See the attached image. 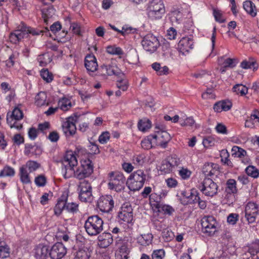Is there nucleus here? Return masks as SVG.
<instances>
[{
	"mask_svg": "<svg viewBox=\"0 0 259 259\" xmlns=\"http://www.w3.org/2000/svg\"><path fill=\"white\" fill-rule=\"evenodd\" d=\"M62 163V171L65 179L74 176L79 180H82L89 177L93 172V164L90 159L81 161V165L75 170L74 167L77 165V160L71 151L66 152Z\"/></svg>",
	"mask_w": 259,
	"mask_h": 259,
	"instance_id": "1",
	"label": "nucleus"
},
{
	"mask_svg": "<svg viewBox=\"0 0 259 259\" xmlns=\"http://www.w3.org/2000/svg\"><path fill=\"white\" fill-rule=\"evenodd\" d=\"M44 32L42 30H36L34 28L27 27L23 22H21L17 29L10 34V40L14 43L17 44L20 40L26 36L28 34H31L33 35H38Z\"/></svg>",
	"mask_w": 259,
	"mask_h": 259,
	"instance_id": "2",
	"label": "nucleus"
},
{
	"mask_svg": "<svg viewBox=\"0 0 259 259\" xmlns=\"http://www.w3.org/2000/svg\"><path fill=\"white\" fill-rule=\"evenodd\" d=\"M147 15L152 20L160 19L165 12L162 0H151L147 5Z\"/></svg>",
	"mask_w": 259,
	"mask_h": 259,
	"instance_id": "3",
	"label": "nucleus"
},
{
	"mask_svg": "<svg viewBox=\"0 0 259 259\" xmlns=\"http://www.w3.org/2000/svg\"><path fill=\"white\" fill-rule=\"evenodd\" d=\"M146 179L147 175L144 170L138 169L130 175L126 184L131 191H139L143 187Z\"/></svg>",
	"mask_w": 259,
	"mask_h": 259,
	"instance_id": "4",
	"label": "nucleus"
},
{
	"mask_svg": "<svg viewBox=\"0 0 259 259\" xmlns=\"http://www.w3.org/2000/svg\"><path fill=\"white\" fill-rule=\"evenodd\" d=\"M104 222L98 215L90 216L85 221L84 227L91 236H96L103 230Z\"/></svg>",
	"mask_w": 259,
	"mask_h": 259,
	"instance_id": "5",
	"label": "nucleus"
},
{
	"mask_svg": "<svg viewBox=\"0 0 259 259\" xmlns=\"http://www.w3.org/2000/svg\"><path fill=\"white\" fill-rule=\"evenodd\" d=\"M108 187L110 189L120 192L124 188L126 182L125 177L122 172L118 171H111L108 174Z\"/></svg>",
	"mask_w": 259,
	"mask_h": 259,
	"instance_id": "6",
	"label": "nucleus"
},
{
	"mask_svg": "<svg viewBox=\"0 0 259 259\" xmlns=\"http://www.w3.org/2000/svg\"><path fill=\"white\" fill-rule=\"evenodd\" d=\"M23 117V113L18 107H16L13 111H9L7 114V122L11 128H15L18 130H21L23 126L21 124L17 123V121L22 119Z\"/></svg>",
	"mask_w": 259,
	"mask_h": 259,
	"instance_id": "7",
	"label": "nucleus"
},
{
	"mask_svg": "<svg viewBox=\"0 0 259 259\" xmlns=\"http://www.w3.org/2000/svg\"><path fill=\"white\" fill-rule=\"evenodd\" d=\"M155 133V134L151 135L152 139L156 140L157 145L163 148H165L170 137L169 134L165 131V127L162 125H156Z\"/></svg>",
	"mask_w": 259,
	"mask_h": 259,
	"instance_id": "8",
	"label": "nucleus"
},
{
	"mask_svg": "<svg viewBox=\"0 0 259 259\" xmlns=\"http://www.w3.org/2000/svg\"><path fill=\"white\" fill-rule=\"evenodd\" d=\"M219 186L212 179L205 178L199 186V189L206 196L212 197L218 194Z\"/></svg>",
	"mask_w": 259,
	"mask_h": 259,
	"instance_id": "9",
	"label": "nucleus"
},
{
	"mask_svg": "<svg viewBox=\"0 0 259 259\" xmlns=\"http://www.w3.org/2000/svg\"><path fill=\"white\" fill-rule=\"evenodd\" d=\"M202 232L207 236H212L217 229V221L212 216H205L201 220Z\"/></svg>",
	"mask_w": 259,
	"mask_h": 259,
	"instance_id": "10",
	"label": "nucleus"
},
{
	"mask_svg": "<svg viewBox=\"0 0 259 259\" xmlns=\"http://www.w3.org/2000/svg\"><path fill=\"white\" fill-rule=\"evenodd\" d=\"M141 44L144 49L150 53L155 52L160 46L157 37L152 33H148L144 36Z\"/></svg>",
	"mask_w": 259,
	"mask_h": 259,
	"instance_id": "11",
	"label": "nucleus"
},
{
	"mask_svg": "<svg viewBox=\"0 0 259 259\" xmlns=\"http://www.w3.org/2000/svg\"><path fill=\"white\" fill-rule=\"evenodd\" d=\"M245 217L248 224L255 223L259 220V207L254 202H249L245 206Z\"/></svg>",
	"mask_w": 259,
	"mask_h": 259,
	"instance_id": "12",
	"label": "nucleus"
},
{
	"mask_svg": "<svg viewBox=\"0 0 259 259\" xmlns=\"http://www.w3.org/2000/svg\"><path fill=\"white\" fill-rule=\"evenodd\" d=\"M226 185L225 199H227V203L232 204L235 200L234 194L238 191L236 181L234 179H230L227 181Z\"/></svg>",
	"mask_w": 259,
	"mask_h": 259,
	"instance_id": "13",
	"label": "nucleus"
},
{
	"mask_svg": "<svg viewBox=\"0 0 259 259\" xmlns=\"http://www.w3.org/2000/svg\"><path fill=\"white\" fill-rule=\"evenodd\" d=\"M114 201L111 195L101 196L98 200L97 206L100 211L109 212L114 207Z\"/></svg>",
	"mask_w": 259,
	"mask_h": 259,
	"instance_id": "14",
	"label": "nucleus"
},
{
	"mask_svg": "<svg viewBox=\"0 0 259 259\" xmlns=\"http://www.w3.org/2000/svg\"><path fill=\"white\" fill-rule=\"evenodd\" d=\"M77 119L76 116L69 117L62 124V130L66 137H72L75 134L76 131L75 123Z\"/></svg>",
	"mask_w": 259,
	"mask_h": 259,
	"instance_id": "15",
	"label": "nucleus"
},
{
	"mask_svg": "<svg viewBox=\"0 0 259 259\" xmlns=\"http://www.w3.org/2000/svg\"><path fill=\"white\" fill-rule=\"evenodd\" d=\"M67 253V248L61 242L54 244L49 252V256L52 259H61Z\"/></svg>",
	"mask_w": 259,
	"mask_h": 259,
	"instance_id": "16",
	"label": "nucleus"
},
{
	"mask_svg": "<svg viewBox=\"0 0 259 259\" xmlns=\"http://www.w3.org/2000/svg\"><path fill=\"white\" fill-rule=\"evenodd\" d=\"M118 217L120 220L127 224H133V212L131 205L128 203H124L121 208V211L118 213Z\"/></svg>",
	"mask_w": 259,
	"mask_h": 259,
	"instance_id": "17",
	"label": "nucleus"
},
{
	"mask_svg": "<svg viewBox=\"0 0 259 259\" xmlns=\"http://www.w3.org/2000/svg\"><path fill=\"white\" fill-rule=\"evenodd\" d=\"M84 66L88 72H94L97 70L98 65L97 59L93 54H89L84 59Z\"/></svg>",
	"mask_w": 259,
	"mask_h": 259,
	"instance_id": "18",
	"label": "nucleus"
},
{
	"mask_svg": "<svg viewBox=\"0 0 259 259\" xmlns=\"http://www.w3.org/2000/svg\"><path fill=\"white\" fill-rule=\"evenodd\" d=\"M193 40L189 37H183L178 44V48L181 52L184 54L193 48Z\"/></svg>",
	"mask_w": 259,
	"mask_h": 259,
	"instance_id": "19",
	"label": "nucleus"
},
{
	"mask_svg": "<svg viewBox=\"0 0 259 259\" xmlns=\"http://www.w3.org/2000/svg\"><path fill=\"white\" fill-rule=\"evenodd\" d=\"M98 244L102 248L108 247L113 242V238L111 234L104 232L98 237Z\"/></svg>",
	"mask_w": 259,
	"mask_h": 259,
	"instance_id": "20",
	"label": "nucleus"
},
{
	"mask_svg": "<svg viewBox=\"0 0 259 259\" xmlns=\"http://www.w3.org/2000/svg\"><path fill=\"white\" fill-rule=\"evenodd\" d=\"M219 64L221 66L220 71L221 73H225L228 68H232L236 66L235 60L231 58L225 59L224 57L219 58Z\"/></svg>",
	"mask_w": 259,
	"mask_h": 259,
	"instance_id": "21",
	"label": "nucleus"
},
{
	"mask_svg": "<svg viewBox=\"0 0 259 259\" xmlns=\"http://www.w3.org/2000/svg\"><path fill=\"white\" fill-rule=\"evenodd\" d=\"M67 200V196L64 194L58 199L57 203L54 208V214L56 215H60L63 210L65 209V204Z\"/></svg>",
	"mask_w": 259,
	"mask_h": 259,
	"instance_id": "22",
	"label": "nucleus"
},
{
	"mask_svg": "<svg viewBox=\"0 0 259 259\" xmlns=\"http://www.w3.org/2000/svg\"><path fill=\"white\" fill-rule=\"evenodd\" d=\"M35 256L37 259H46L48 255L49 248L43 244H39L35 248Z\"/></svg>",
	"mask_w": 259,
	"mask_h": 259,
	"instance_id": "23",
	"label": "nucleus"
},
{
	"mask_svg": "<svg viewBox=\"0 0 259 259\" xmlns=\"http://www.w3.org/2000/svg\"><path fill=\"white\" fill-rule=\"evenodd\" d=\"M11 248L9 245L0 237V258L5 259L10 255Z\"/></svg>",
	"mask_w": 259,
	"mask_h": 259,
	"instance_id": "24",
	"label": "nucleus"
},
{
	"mask_svg": "<svg viewBox=\"0 0 259 259\" xmlns=\"http://www.w3.org/2000/svg\"><path fill=\"white\" fill-rule=\"evenodd\" d=\"M103 72H105L108 75H118L120 70L115 65H103L101 66Z\"/></svg>",
	"mask_w": 259,
	"mask_h": 259,
	"instance_id": "25",
	"label": "nucleus"
},
{
	"mask_svg": "<svg viewBox=\"0 0 259 259\" xmlns=\"http://www.w3.org/2000/svg\"><path fill=\"white\" fill-rule=\"evenodd\" d=\"M41 13L44 22L46 24L48 25L49 23L50 19L55 15V9L53 7L43 8L41 10Z\"/></svg>",
	"mask_w": 259,
	"mask_h": 259,
	"instance_id": "26",
	"label": "nucleus"
},
{
	"mask_svg": "<svg viewBox=\"0 0 259 259\" xmlns=\"http://www.w3.org/2000/svg\"><path fill=\"white\" fill-rule=\"evenodd\" d=\"M243 7L246 13L251 17H254L257 14V10L255 5L250 1L243 2Z\"/></svg>",
	"mask_w": 259,
	"mask_h": 259,
	"instance_id": "27",
	"label": "nucleus"
},
{
	"mask_svg": "<svg viewBox=\"0 0 259 259\" xmlns=\"http://www.w3.org/2000/svg\"><path fill=\"white\" fill-rule=\"evenodd\" d=\"M161 200V194L158 195L155 193H153L149 195V201L151 205L156 209H159V206L162 204Z\"/></svg>",
	"mask_w": 259,
	"mask_h": 259,
	"instance_id": "28",
	"label": "nucleus"
},
{
	"mask_svg": "<svg viewBox=\"0 0 259 259\" xmlns=\"http://www.w3.org/2000/svg\"><path fill=\"white\" fill-rule=\"evenodd\" d=\"M19 176L21 182L23 184H30L31 183L29 172L24 167H20L19 168Z\"/></svg>",
	"mask_w": 259,
	"mask_h": 259,
	"instance_id": "29",
	"label": "nucleus"
},
{
	"mask_svg": "<svg viewBox=\"0 0 259 259\" xmlns=\"http://www.w3.org/2000/svg\"><path fill=\"white\" fill-rule=\"evenodd\" d=\"M240 66L245 69H252L254 70L257 69L258 66L256 61L253 58H250L248 60L243 61L241 63Z\"/></svg>",
	"mask_w": 259,
	"mask_h": 259,
	"instance_id": "30",
	"label": "nucleus"
},
{
	"mask_svg": "<svg viewBox=\"0 0 259 259\" xmlns=\"http://www.w3.org/2000/svg\"><path fill=\"white\" fill-rule=\"evenodd\" d=\"M77 190L79 193H92V187L89 181L84 180L79 183Z\"/></svg>",
	"mask_w": 259,
	"mask_h": 259,
	"instance_id": "31",
	"label": "nucleus"
},
{
	"mask_svg": "<svg viewBox=\"0 0 259 259\" xmlns=\"http://www.w3.org/2000/svg\"><path fill=\"white\" fill-rule=\"evenodd\" d=\"M47 98V94L45 92H39L35 98V103L37 106H41L43 105H48V103H47L46 100Z\"/></svg>",
	"mask_w": 259,
	"mask_h": 259,
	"instance_id": "32",
	"label": "nucleus"
},
{
	"mask_svg": "<svg viewBox=\"0 0 259 259\" xmlns=\"http://www.w3.org/2000/svg\"><path fill=\"white\" fill-rule=\"evenodd\" d=\"M151 127V121L146 118L139 120L138 123V127L140 131L145 132Z\"/></svg>",
	"mask_w": 259,
	"mask_h": 259,
	"instance_id": "33",
	"label": "nucleus"
},
{
	"mask_svg": "<svg viewBox=\"0 0 259 259\" xmlns=\"http://www.w3.org/2000/svg\"><path fill=\"white\" fill-rule=\"evenodd\" d=\"M153 236L152 234L148 233L142 235L138 238V242L142 246H147L152 242Z\"/></svg>",
	"mask_w": 259,
	"mask_h": 259,
	"instance_id": "34",
	"label": "nucleus"
},
{
	"mask_svg": "<svg viewBox=\"0 0 259 259\" xmlns=\"http://www.w3.org/2000/svg\"><path fill=\"white\" fill-rule=\"evenodd\" d=\"M189 197H190L189 200L186 203H183L184 204L196 203L200 200V198L198 192L195 189L191 190Z\"/></svg>",
	"mask_w": 259,
	"mask_h": 259,
	"instance_id": "35",
	"label": "nucleus"
},
{
	"mask_svg": "<svg viewBox=\"0 0 259 259\" xmlns=\"http://www.w3.org/2000/svg\"><path fill=\"white\" fill-rule=\"evenodd\" d=\"M40 166V164L36 161L28 160L25 164L23 165L21 167H25V169H27L29 173H31L37 170Z\"/></svg>",
	"mask_w": 259,
	"mask_h": 259,
	"instance_id": "36",
	"label": "nucleus"
},
{
	"mask_svg": "<svg viewBox=\"0 0 259 259\" xmlns=\"http://www.w3.org/2000/svg\"><path fill=\"white\" fill-rule=\"evenodd\" d=\"M158 211L163 212L165 215L169 216L172 215L175 211V209L169 205L161 204Z\"/></svg>",
	"mask_w": 259,
	"mask_h": 259,
	"instance_id": "37",
	"label": "nucleus"
},
{
	"mask_svg": "<svg viewBox=\"0 0 259 259\" xmlns=\"http://www.w3.org/2000/svg\"><path fill=\"white\" fill-rule=\"evenodd\" d=\"M165 160L168 163V165L170 166L171 170L180 164V159L176 155H171L167 157Z\"/></svg>",
	"mask_w": 259,
	"mask_h": 259,
	"instance_id": "38",
	"label": "nucleus"
},
{
	"mask_svg": "<svg viewBox=\"0 0 259 259\" xmlns=\"http://www.w3.org/2000/svg\"><path fill=\"white\" fill-rule=\"evenodd\" d=\"M15 174V169L13 167L7 165L5 166L2 170H1L0 177H12L14 176Z\"/></svg>",
	"mask_w": 259,
	"mask_h": 259,
	"instance_id": "39",
	"label": "nucleus"
},
{
	"mask_svg": "<svg viewBox=\"0 0 259 259\" xmlns=\"http://www.w3.org/2000/svg\"><path fill=\"white\" fill-rule=\"evenodd\" d=\"M232 90L237 94H240L241 96H244L248 92V88L242 84H237L235 85L233 87Z\"/></svg>",
	"mask_w": 259,
	"mask_h": 259,
	"instance_id": "40",
	"label": "nucleus"
},
{
	"mask_svg": "<svg viewBox=\"0 0 259 259\" xmlns=\"http://www.w3.org/2000/svg\"><path fill=\"white\" fill-rule=\"evenodd\" d=\"M221 161L227 166L232 167L233 164L231 160L229 159V154L226 150H223L221 153Z\"/></svg>",
	"mask_w": 259,
	"mask_h": 259,
	"instance_id": "41",
	"label": "nucleus"
},
{
	"mask_svg": "<svg viewBox=\"0 0 259 259\" xmlns=\"http://www.w3.org/2000/svg\"><path fill=\"white\" fill-rule=\"evenodd\" d=\"M58 105L60 108L64 111L68 110L71 107L70 101L67 98H62L59 100Z\"/></svg>",
	"mask_w": 259,
	"mask_h": 259,
	"instance_id": "42",
	"label": "nucleus"
},
{
	"mask_svg": "<svg viewBox=\"0 0 259 259\" xmlns=\"http://www.w3.org/2000/svg\"><path fill=\"white\" fill-rule=\"evenodd\" d=\"M245 172L248 176L254 179L258 178L259 176L258 169L252 165L248 166L245 169Z\"/></svg>",
	"mask_w": 259,
	"mask_h": 259,
	"instance_id": "43",
	"label": "nucleus"
},
{
	"mask_svg": "<svg viewBox=\"0 0 259 259\" xmlns=\"http://www.w3.org/2000/svg\"><path fill=\"white\" fill-rule=\"evenodd\" d=\"M232 155L234 157L241 158L246 154L245 150L237 146H234L232 147Z\"/></svg>",
	"mask_w": 259,
	"mask_h": 259,
	"instance_id": "44",
	"label": "nucleus"
},
{
	"mask_svg": "<svg viewBox=\"0 0 259 259\" xmlns=\"http://www.w3.org/2000/svg\"><path fill=\"white\" fill-rule=\"evenodd\" d=\"M106 51L111 55H121L123 54L122 50L120 47L109 46L107 47Z\"/></svg>",
	"mask_w": 259,
	"mask_h": 259,
	"instance_id": "45",
	"label": "nucleus"
},
{
	"mask_svg": "<svg viewBox=\"0 0 259 259\" xmlns=\"http://www.w3.org/2000/svg\"><path fill=\"white\" fill-rule=\"evenodd\" d=\"M37 147L30 144H26L25 145L24 154L27 156L31 157L34 154V150Z\"/></svg>",
	"mask_w": 259,
	"mask_h": 259,
	"instance_id": "46",
	"label": "nucleus"
},
{
	"mask_svg": "<svg viewBox=\"0 0 259 259\" xmlns=\"http://www.w3.org/2000/svg\"><path fill=\"white\" fill-rule=\"evenodd\" d=\"M165 256V252L163 249L154 250L151 254L152 259H163Z\"/></svg>",
	"mask_w": 259,
	"mask_h": 259,
	"instance_id": "47",
	"label": "nucleus"
},
{
	"mask_svg": "<svg viewBox=\"0 0 259 259\" xmlns=\"http://www.w3.org/2000/svg\"><path fill=\"white\" fill-rule=\"evenodd\" d=\"M92 193H79V199L84 202H91L93 200Z\"/></svg>",
	"mask_w": 259,
	"mask_h": 259,
	"instance_id": "48",
	"label": "nucleus"
},
{
	"mask_svg": "<svg viewBox=\"0 0 259 259\" xmlns=\"http://www.w3.org/2000/svg\"><path fill=\"white\" fill-rule=\"evenodd\" d=\"M65 210L68 212L72 213H76L78 210V205L76 203H67V201H66Z\"/></svg>",
	"mask_w": 259,
	"mask_h": 259,
	"instance_id": "49",
	"label": "nucleus"
},
{
	"mask_svg": "<svg viewBox=\"0 0 259 259\" xmlns=\"http://www.w3.org/2000/svg\"><path fill=\"white\" fill-rule=\"evenodd\" d=\"M40 76L47 82H50L53 80V75L47 69H42L40 71Z\"/></svg>",
	"mask_w": 259,
	"mask_h": 259,
	"instance_id": "50",
	"label": "nucleus"
},
{
	"mask_svg": "<svg viewBox=\"0 0 259 259\" xmlns=\"http://www.w3.org/2000/svg\"><path fill=\"white\" fill-rule=\"evenodd\" d=\"M90 255L88 251L84 249H79L75 254L74 259H88Z\"/></svg>",
	"mask_w": 259,
	"mask_h": 259,
	"instance_id": "51",
	"label": "nucleus"
},
{
	"mask_svg": "<svg viewBox=\"0 0 259 259\" xmlns=\"http://www.w3.org/2000/svg\"><path fill=\"white\" fill-rule=\"evenodd\" d=\"M118 252L122 253L123 255V257L128 256V254L130 252V249L128 247L127 243L123 242L118 247Z\"/></svg>",
	"mask_w": 259,
	"mask_h": 259,
	"instance_id": "52",
	"label": "nucleus"
},
{
	"mask_svg": "<svg viewBox=\"0 0 259 259\" xmlns=\"http://www.w3.org/2000/svg\"><path fill=\"white\" fill-rule=\"evenodd\" d=\"M154 139H152L151 135L149 136L147 139H145L142 141L141 146L142 148L148 149L152 147V141Z\"/></svg>",
	"mask_w": 259,
	"mask_h": 259,
	"instance_id": "53",
	"label": "nucleus"
},
{
	"mask_svg": "<svg viewBox=\"0 0 259 259\" xmlns=\"http://www.w3.org/2000/svg\"><path fill=\"white\" fill-rule=\"evenodd\" d=\"M116 86L122 91H125L128 87V81L126 79H120L116 82Z\"/></svg>",
	"mask_w": 259,
	"mask_h": 259,
	"instance_id": "54",
	"label": "nucleus"
},
{
	"mask_svg": "<svg viewBox=\"0 0 259 259\" xmlns=\"http://www.w3.org/2000/svg\"><path fill=\"white\" fill-rule=\"evenodd\" d=\"M179 174L183 180L188 179L191 175V171L187 168L182 167L179 171Z\"/></svg>",
	"mask_w": 259,
	"mask_h": 259,
	"instance_id": "55",
	"label": "nucleus"
},
{
	"mask_svg": "<svg viewBox=\"0 0 259 259\" xmlns=\"http://www.w3.org/2000/svg\"><path fill=\"white\" fill-rule=\"evenodd\" d=\"M46 178L44 175H39L35 178L34 182L36 186L43 187L46 184Z\"/></svg>",
	"mask_w": 259,
	"mask_h": 259,
	"instance_id": "56",
	"label": "nucleus"
},
{
	"mask_svg": "<svg viewBox=\"0 0 259 259\" xmlns=\"http://www.w3.org/2000/svg\"><path fill=\"white\" fill-rule=\"evenodd\" d=\"M239 219V214L237 213H230L227 218V222L231 225H235Z\"/></svg>",
	"mask_w": 259,
	"mask_h": 259,
	"instance_id": "57",
	"label": "nucleus"
},
{
	"mask_svg": "<svg viewBox=\"0 0 259 259\" xmlns=\"http://www.w3.org/2000/svg\"><path fill=\"white\" fill-rule=\"evenodd\" d=\"M170 166L168 165V163L167 162L165 159L163 160L161 163L160 169L161 171H163L164 173H170L172 171Z\"/></svg>",
	"mask_w": 259,
	"mask_h": 259,
	"instance_id": "58",
	"label": "nucleus"
},
{
	"mask_svg": "<svg viewBox=\"0 0 259 259\" xmlns=\"http://www.w3.org/2000/svg\"><path fill=\"white\" fill-rule=\"evenodd\" d=\"M110 139L109 133L107 132L103 133L99 137V142L102 144H104L106 143Z\"/></svg>",
	"mask_w": 259,
	"mask_h": 259,
	"instance_id": "59",
	"label": "nucleus"
},
{
	"mask_svg": "<svg viewBox=\"0 0 259 259\" xmlns=\"http://www.w3.org/2000/svg\"><path fill=\"white\" fill-rule=\"evenodd\" d=\"M213 15L216 21L219 23H223L225 22V20L223 18L222 14L220 11L213 9Z\"/></svg>",
	"mask_w": 259,
	"mask_h": 259,
	"instance_id": "60",
	"label": "nucleus"
},
{
	"mask_svg": "<svg viewBox=\"0 0 259 259\" xmlns=\"http://www.w3.org/2000/svg\"><path fill=\"white\" fill-rule=\"evenodd\" d=\"M213 163L212 162H207L205 163L202 168V172L203 174L207 176L210 170L212 169V166H213Z\"/></svg>",
	"mask_w": 259,
	"mask_h": 259,
	"instance_id": "61",
	"label": "nucleus"
},
{
	"mask_svg": "<svg viewBox=\"0 0 259 259\" xmlns=\"http://www.w3.org/2000/svg\"><path fill=\"white\" fill-rule=\"evenodd\" d=\"M165 182L167 187L170 188H176L178 184L177 180L172 178H169L166 179Z\"/></svg>",
	"mask_w": 259,
	"mask_h": 259,
	"instance_id": "62",
	"label": "nucleus"
},
{
	"mask_svg": "<svg viewBox=\"0 0 259 259\" xmlns=\"http://www.w3.org/2000/svg\"><path fill=\"white\" fill-rule=\"evenodd\" d=\"M110 27L114 30L118 32L122 35L124 36L126 34L128 33L130 31L132 30L131 28H125L124 27H122V29L121 30H119L117 28H116L114 26L112 25L111 24L109 25Z\"/></svg>",
	"mask_w": 259,
	"mask_h": 259,
	"instance_id": "63",
	"label": "nucleus"
},
{
	"mask_svg": "<svg viewBox=\"0 0 259 259\" xmlns=\"http://www.w3.org/2000/svg\"><path fill=\"white\" fill-rule=\"evenodd\" d=\"M250 119L255 123L259 124V111L255 110L250 115Z\"/></svg>",
	"mask_w": 259,
	"mask_h": 259,
	"instance_id": "64",
	"label": "nucleus"
}]
</instances>
